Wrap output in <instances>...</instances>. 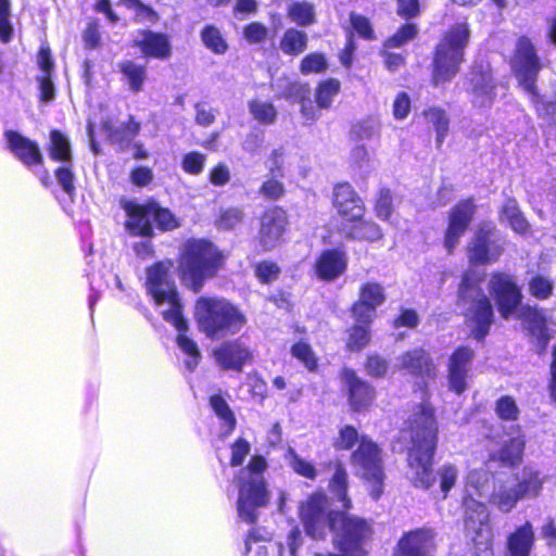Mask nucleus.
I'll use <instances>...</instances> for the list:
<instances>
[{
	"mask_svg": "<svg viewBox=\"0 0 556 556\" xmlns=\"http://www.w3.org/2000/svg\"><path fill=\"white\" fill-rule=\"evenodd\" d=\"M299 516L306 534L312 539H325L330 529L333 532V545L340 552L362 556L363 544L370 535L369 526L359 518L330 510L324 492H315L303 501Z\"/></svg>",
	"mask_w": 556,
	"mask_h": 556,
	"instance_id": "f257e3e1",
	"label": "nucleus"
},
{
	"mask_svg": "<svg viewBox=\"0 0 556 556\" xmlns=\"http://www.w3.org/2000/svg\"><path fill=\"white\" fill-rule=\"evenodd\" d=\"M495 483L496 480L485 468L469 470L465 478L463 495L465 526L482 556H493L490 514L484 501H490Z\"/></svg>",
	"mask_w": 556,
	"mask_h": 556,
	"instance_id": "f03ea898",
	"label": "nucleus"
},
{
	"mask_svg": "<svg viewBox=\"0 0 556 556\" xmlns=\"http://www.w3.org/2000/svg\"><path fill=\"white\" fill-rule=\"evenodd\" d=\"M410 447L407 455V478L416 488L428 490L435 482L432 458L437 446L433 409L422 404L409 422Z\"/></svg>",
	"mask_w": 556,
	"mask_h": 556,
	"instance_id": "7ed1b4c3",
	"label": "nucleus"
},
{
	"mask_svg": "<svg viewBox=\"0 0 556 556\" xmlns=\"http://www.w3.org/2000/svg\"><path fill=\"white\" fill-rule=\"evenodd\" d=\"M483 277V273L470 268L463 275L458 288L457 305L463 312L466 327L477 340L485 338L494 320L491 301L480 287Z\"/></svg>",
	"mask_w": 556,
	"mask_h": 556,
	"instance_id": "20e7f679",
	"label": "nucleus"
},
{
	"mask_svg": "<svg viewBox=\"0 0 556 556\" xmlns=\"http://www.w3.org/2000/svg\"><path fill=\"white\" fill-rule=\"evenodd\" d=\"M222 252L204 239H189L180 248L179 273L184 283L198 292L223 265Z\"/></svg>",
	"mask_w": 556,
	"mask_h": 556,
	"instance_id": "39448f33",
	"label": "nucleus"
},
{
	"mask_svg": "<svg viewBox=\"0 0 556 556\" xmlns=\"http://www.w3.org/2000/svg\"><path fill=\"white\" fill-rule=\"evenodd\" d=\"M194 317L200 331L213 340L238 333L247 323L243 313L222 298H200L194 306Z\"/></svg>",
	"mask_w": 556,
	"mask_h": 556,
	"instance_id": "423d86ee",
	"label": "nucleus"
},
{
	"mask_svg": "<svg viewBox=\"0 0 556 556\" xmlns=\"http://www.w3.org/2000/svg\"><path fill=\"white\" fill-rule=\"evenodd\" d=\"M267 469L265 457L255 455L249 465L242 468L238 475V513L241 519L247 522H254L256 510L268 502V492L264 480V472Z\"/></svg>",
	"mask_w": 556,
	"mask_h": 556,
	"instance_id": "0eeeda50",
	"label": "nucleus"
},
{
	"mask_svg": "<svg viewBox=\"0 0 556 556\" xmlns=\"http://www.w3.org/2000/svg\"><path fill=\"white\" fill-rule=\"evenodd\" d=\"M172 263L159 262L147 268L146 288L152 296L155 305L167 306L161 313L164 319L170 323L176 329H182L185 318L181 313V304L175 282L169 276Z\"/></svg>",
	"mask_w": 556,
	"mask_h": 556,
	"instance_id": "6e6552de",
	"label": "nucleus"
},
{
	"mask_svg": "<svg viewBox=\"0 0 556 556\" xmlns=\"http://www.w3.org/2000/svg\"><path fill=\"white\" fill-rule=\"evenodd\" d=\"M469 36L467 23L456 24L443 36L437 47L433 61V83L435 85L450 81L458 73Z\"/></svg>",
	"mask_w": 556,
	"mask_h": 556,
	"instance_id": "1a4fd4ad",
	"label": "nucleus"
},
{
	"mask_svg": "<svg viewBox=\"0 0 556 556\" xmlns=\"http://www.w3.org/2000/svg\"><path fill=\"white\" fill-rule=\"evenodd\" d=\"M351 464L356 475L364 478L369 484V492L374 500H378L383 491L384 473L380 448L371 440L362 437L359 445L351 456Z\"/></svg>",
	"mask_w": 556,
	"mask_h": 556,
	"instance_id": "9d476101",
	"label": "nucleus"
},
{
	"mask_svg": "<svg viewBox=\"0 0 556 556\" xmlns=\"http://www.w3.org/2000/svg\"><path fill=\"white\" fill-rule=\"evenodd\" d=\"M505 241L493 223H481L467 245V257L471 265H486L500 260Z\"/></svg>",
	"mask_w": 556,
	"mask_h": 556,
	"instance_id": "9b49d317",
	"label": "nucleus"
},
{
	"mask_svg": "<svg viewBox=\"0 0 556 556\" xmlns=\"http://www.w3.org/2000/svg\"><path fill=\"white\" fill-rule=\"evenodd\" d=\"M513 70L523 89L535 97L534 83L540 71V61L533 45L528 38L522 37L517 42Z\"/></svg>",
	"mask_w": 556,
	"mask_h": 556,
	"instance_id": "f8f14e48",
	"label": "nucleus"
},
{
	"mask_svg": "<svg viewBox=\"0 0 556 556\" xmlns=\"http://www.w3.org/2000/svg\"><path fill=\"white\" fill-rule=\"evenodd\" d=\"M489 291L494 298L498 312L508 319L520 304L522 295L513 276L505 273H494L489 280Z\"/></svg>",
	"mask_w": 556,
	"mask_h": 556,
	"instance_id": "ddd939ff",
	"label": "nucleus"
},
{
	"mask_svg": "<svg viewBox=\"0 0 556 556\" xmlns=\"http://www.w3.org/2000/svg\"><path fill=\"white\" fill-rule=\"evenodd\" d=\"M387 301L384 287L375 280H368L359 286L358 299L352 305L351 312L355 323L371 324L376 311Z\"/></svg>",
	"mask_w": 556,
	"mask_h": 556,
	"instance_id": "4468645a",
	"label": "nucleus"
},
{
	"mask_svg": "<svg viewBox=\"0 0 556 556\" xmlns=\"http://www.w3.org/2000/svg\"><path fill=\"white\" fill-rule=\"evenodd\" d=\"M475 214L472 200H464L456 204L448 214V224L444 235V248L452 254L466 232Z\"/></svg>",
	"mask_w": 556,
	"mask_h": 556,
	"instance_id": "2eb2a0df",
	"label": "nucleus"
},
{
	"mask_svg": "<svg viewBox=\"0 0 556 556\" xmlns=\"http://www.w3.org/2000/svg\"><path fill=\"white\" fill-rule=\"evenodd\" d=\"M287 224V213L280 207L269 208L262 215L258 243L263 250H273L281 243Z\"/></svg>",
	"mask_w": 556,
	"mask_h": 556,
	"instance_id": "dca6fc26",
	"label": "nucleus"
},
{
	"mask_svg": "<svg viewBox=\"0 0 556 556\" xmlns=\"http://www.w3.org/2000/svg\"><path fill=\"white\" fill-rule=\"evenodd\" d=\"M340 379L353 410L362 412L372 404L375 401L374 388L358 378L354 370L344 368L341 371Z\"/></svg>",
	"mask_w": 556,
	"mask_h": 556,
	"instance_id": "f3484780",
	"label": "nucleus"
},
{
	"mask_svg": "<svg viewBox=\"0 0 556 556\" xmlns=\"http://www.w3.org/2000/svg\"><path fill=\"white\" fill-rule=\"evenodd\" d=\"M215 363L225 370L241 371L249 363L253 353L242 341L236 339L225 341L213 350Z\"/></svg>",
	"mask_w": 556,
	"mask_h": 556,
	"instance_id": "a211bd4d",
	"label": "nucleus"
},
{
	"mask_svg": "<svg viewBox=\"0 0 556 556\" xmlns=\"http://www.w3.org/2000/svg\"><path fill=\"white\" fill-rule=\"evenodd\" d=\"M332 203L338 214L346 222H357L365 214L363 200L349 184H339L333 188Z\"/></svg>",
	"mask_w": 556,
	"mask_h": 556,
	"instance_id": "6ab92c4d",
	"label": "nucleus"
},
{
	"mask_svg": "<svg viewBox=\"0 0 556 556\" xmlns=\"http://www.w3.org/2000/svg\"><path fill=\"white\" fill-rule=\"evenodd\" d=\"M468 91L471 102L479 108L492 104L494 94V80L489 65L475 67L470 73Z\"/></svg>",
	"mask_w": 556,
	"mask_h": 556,
	"instance_id": "aec40b11",
	"label": "nucleus"
},
{
	"mask_svg": "<svg viewBox=\"0 0 556 556\" xmlns=\"http://www.w3.org/2000/svg\"><path fill=\"white\" fill-rule=\"evenodd\" d=\"M132 46L148 59L166 60L172 55V45L165 34L152 30L138 31L132 39Z\"/></svg>",
	"mask_w": 556,
	"mask_h": 556,
	"instance_id": "412c9836",
	"label": "nucleus"
},
{
	"mask_svg": "<svg viewBox=\"0 0 556 556\" xmlns=\"http://www.w3.org/2000/svg\"><path fill=\"white\" fill-rule=\"evenodd\" d=\"M433 547L432 532L418 529L402 536L394 556H432Z\"/></svg>",
	"mask_w": 556,
	"mask_h": 556,
	"instance_id": "4be33fe9",
	"label": "nucleus"
},
{
	"mask_svg": "<svg viewBox=\"0 0 556 556\" xmlns=\"http://www.w3.org/2000/svg\"><path fill=\"white\" fill-rule=\"evenodd\" d=\"M396 362L395 366L399 369L406 370L412 376L422 379L435 377V366L430 355L424 349L407 351L397 357Z\"/></svg>",
	"mask_w": 556,
	"mask_h": 556,
	"instance_id": "5701e85b",
	"label": "nucleus"
},
{
	"mask_svg": "<svg viewBox=\"0 0 556 556\" xmlns=\"http://www.w3.org/2000/svg\"><path fill=\"white\" fill-rule=\"evenodd\" d=\"M4 137L10 151L23 164L31 167L42 163V154L36 142L13 130L5 131Z\"/></svg>",
	"mask_w": 556,
	"mask_h": 556,
	"instance_id": "b1692460",
	"label": "nucleus"
},
{
	"mask_svg": "<svg viewBox=\"0 0 556 556\" xmlns=\"http://www.w3.org/2000/svg\"><path fill=\"white\" fill-rule=\"evenodd\" d=\"M348 266L345 252L339 249H330L321 252L315 262V273L319 279L332 281L340 277Z\"/></svg>",
	"mask_w": 556,
	"mask_h": 556,
	"instance_id": "393cba45",
	"label": "nucleus"
},
{
	"mask_svg": "<svg viewBox=\"0 0 556 556\" xmlns=\"http://www.w3.org/2000/svg\"><path fill=\"white\" fill-rule=\"evenodd\" d=\"M521 498L516 486L515 477L509 476L505 479H496L489 503L494 505L502 513H509Z\"/></svg>",
	"mask_w": 556,
	"mask_h": 556,
	"instance_id": "a878e982",
	"label": "nucleus"
},
{
	"mask_svg": "<svg viewBox=\"0 0 556 556\" xmlns=\"http://www.w3.org/2000/svg\"><path fill=\"white\" fill-rule=\"evenodd\" d=\"M533 545V526L530 521H526L508 535L506 556H530Z\"/></svg>",
	"mask_w": 556,
	"mask_h": 556,
	"instance_id": "bb28decb",
	"label": "nucleus"
},
{
	"mask_svg": "<svg viewBox=\"0 0 556 556\" xmlns=\"http://www.w3.org/2000/svg\"><path fill=\"white\" fill-rule=\"evenodd\" d=\"M125 211L128 215L126 226L131 232L142 237L152 236V215L148 213V204L139 205L135 203H128L125 206Z\"/></svg>",
	"mask_w": 556,
	"mask_h": 556,
	"instance_id": "cd10ccee",
	"label": "nucleus"
},
{
	"mask_svg": "<svg viewBox=\"0 0 556 556\" xmlns=\"http://www.w3.org/2000/svg\"><path fill=\"white\" fill-rule=\"evenodd\" d=\"M281 156L282 152L279 150H275L271 153V157L269 160V172L271 174V178L265 180L261 187V194L265 198L277 200L282 197L285 192V188L281 181L278 180V177L282 176L281 173Z\"/></svg>",
	"mask_w": 556,
	"mask_h": 556,
	"instance_id": "c85d7f7f",
	"label": "nucleus"
},
{
	"mask_svg": "<svg viewBox=\"0 0 556 556\" xmlns=\"http://www.w3.org/2000/svg\"><path fill=\"white\" fill-rule=\"evenodd\" d=\"M38 65L42 72V75L38 78L40 100L43 102H50L54 99V86L51 80L53 62L50 56L49 48H40L38 53Z\"/></svg>",
	"mask_w": 556,
	"mask_h": 556,
	"instance_id": "c756f323",
	"label": "nucleus"
},
{
	"mask_svg": "<svg viewBox=\"0 0 556 556\" xmlns=\"http://www.w3.org/2000/svg\"><path fill=\"white\" fill-rule=\"evenodd\" d=\"M525 443L523 435L518 433L516 437L506 440L492 457L505 465L514 466L521 460Z\"/></svg>",
	"mask_w": 556,
	"mask_h": 556,
	"instance_id": "7c9ffc66",
	"label": "nucleus"
},
{
	"mask_svg": "<svg viewBox=\"0 0 556 556\" xmlns=\"http://www.w3.org/2000/svg\"><path fill=\"white\" fill-rule=\"evenodd\" d=\"M515 480L516 486L522 498L539 496L544 483V479L541 473L531 467L523 468L521 477H515Z\"/></svg>",
	"mask_w": 556,
	"mask_h": 556,
	"instance_id": "2f4dec72",
	"label": "nucleus"
},
{
	"mask_svg": "<svg viewBox=\"0 0 556 556\" xmlns=\"http://www.w3.org/2000/svg\"><path fill=\"white\" fill-rule=\"evenodd\" d=\"M49 157L60 163L72 162V147L70 139L59 130H52L48 144Z\"/></svg>",
	"mask_w": 556,
	"mask_h": 556,
	"instance_id": "473e14b6",
	"label": "nucleus"
},
{
	"mask_svg": "<svg viewBox=\"0 0 556 556\" xmlns=\"http://www.w3.org/2000/svg\"><path fill=\"white\" fill-rule=\"evenodd\" d=\"M518 318L522 320L527 329L538 338H545L546 336V317L543 311L531 307L522 306L518 313Z\"/></svg>",
	"mask_w": 556,
	"mask_h": 556,
	"instance_id": "72a5a7b5",
	"label": "nucleus"
},
{
	"mask_svg": "<svg viewBox=\"0 0 556 556\" xmlns=\"http://www.w3.org/2000/svg\"><path fill=\"white\" fill-rule=\"evenodd\" d=\"M348 471L342 463L336 462L334 472L329 481V489L337 496L338 501L342 503V507L345 509L351 507V502L348 498Z\"/></svg>",
	"mask_w": 556,
	"mask_h": 556,
	"instance_id": "f704fd0d",
	"label": "nucleus"
},
{
	"mask_svg": "<svg viewBox=\"0 0 556 556\" xmlns=\"http://www.w3.org/2000/svg\"><path fill=\"white\" fill-rule=\"evenodd\" d=\"M118 70L124 75L129 90L138 93L143 89V85L147 79L146 66L127 60L118 63Z\"/></svg>",
	"mask_w": 556,
	"mask_h": 556,
	"instance_id": "c9c22d12",
	"label": "nucleus"
},
{
	"mask_svg": "<svg viewBox=\"0 0 556 556\" xmlns=\"http://www.w3.org/2000/svg\"><path fill=\"white\" fill-rule=\"evenodd\" d=\"M210 405L222 422L223 434H230L236 428V417L226 400L217 394L212 395L210 399Z\"/></svg>",
	"mask_w": 556,
	"mask_h": 556,
	"instance_id": "e433bc0d",
	"label": "nucleus"
},
{
	"mask_svg": "<svg viewBox=\"0 0 556 556\" xmlns=\"http://www.w3.org/2000/svg\"><path fill=\"white\" fill-rule=\"evenodd\" d=\"M307 46V35L295 28H289L285 31L279 42V49L288 55H298L302 53Z\"/></svg>",
	"mask_w": 556,
	"mask_h": 556,
	"instance_id": "4c0bfd02",
	"label": "nucleus"
},
{
	"mask_svg": "<svg viewBox=\"0 0 556 556\" xmlns=\"http://www.w3.org/2000/svg\"><path fill=\"white\" fill-rule=\"evenodd\" d=\"M502 222H506L516 232H525L528 229V223L521 215L516 200L507 199L500 213Z\"/></svg>",
	"mask_w": 556,
	"mask_h": 556,
	"instance_id": "58836bf2",
	"label": "nucleus"
},
{
	"mask_svg": "<svg viewBox=\"0 0 556 556\" xmlns=\"http://www.w3.org/2000/svg\"><path fill=\"white\" fill-rule=\"evenodd\" d=\"M289 467L299 476L308 480H315L317 478V469L313 463L301 457L294 448L289 447L285 455Z\"/></svg>",
	"mask_w": 556,
	"mask_h": 556,
	"instance_id": "ea45409f",
	"label": "nucleus"
},
{
	"mask_svg": "<svg viewBox=\"0 0 556 556\" xmlns=\"http://www.w3.org/2000/svg\"><path fill=\"white\" fill-rule=\"evenodd\" d=\"M187 328H188V325H187V320L185 319L184 328L177 329L179 332L177 336V344L180 348V350L189 357L186 361L187 368L189 370H193L197 367V365L199 364L201 354H200L197 343L186 336Z\"/></svg>",
	"mask_w": 556,
	"mask_h": 556,
	"instance_id": "a19ab883",
	"label": "nucleus"
},
{
	"mask_svg": "<svg viewBox=\"0 0 556 556\" xmlns=\"http://www.w3.org/2000/svg\"><path fill=\"white\" fill-rule=\"evenodd\" d=\"M354 223L355 225L348 232L350 238L366 241H377L382 238V231L376 223L363 219Z\"/></svg>",
	"mask_w": 556,
	"mask_h": 556,
	"instance_id": "79ce46f5",
	"label": "nucleus"
},
{
	"mask_svg": "<svg viewBox=\"0 0 556 556\" xmlns=\"http://www.w3.org/2000/svg\"><path fill=\"white\" fill-rule=\"evenodd\" d=\"M428 124L432 125L437 131V143L441 146L448 131V118L444 110L440 108H430L425 112Z\"/></svg>",
	"mask_w": 556,
	"mask_h": 556,
	"instance_id": "37998d69",
	"label": "nucleus"
},
{
	"mask_svg": "<svg viewBox=\"0 0 556 556\" xmlns=\"http://www.w3.org/2000/svg\"><path fill=\"white\" fill-rule=\"evenodd\" d=\"M201 38L204 46L216 54H224L228 49L220 30L214 26H206L201 31Z\"/></svg>",
	"mask_w": 556,
	"mask_h": 556,
	"instance_id": "c03bdc74",
	"label": "nucleus"
},
{
	"mask_svg": "<svg viewBox=\"0 0 556 556\" xmlns=\"http://www.w3.org/2000/svg\"><path fill=\"white\" fill-rule=\"evenodd\" d=\"M370 324L356 323L349 331L346 346L351 351H361L370 341Z\"/></svg>",
	"mask_w": 556,
	"mask_h": 556,
	"instance_id": "a18cd8bd",
	"label": "nucleus"
},
{
	"mask_svg": "<svg viewBox=\"0 0 556 556\" xmlns=\"http://www.w3.org/2000/svg\"><path fill=\"white\" fill-rule=\"evenodd\" d=\"M148 213L152 215V220L162 230H172L179 226L174 214L167 208L160 207L156 203L148 204Z\"/></svg>",
	"mask_w": 556,
	"mask_h": 556,
	"instance_id": "49530a36",
	"label": "nucleus"
},
{
	"mask_svg": "<svg viewBox=\"0 0 556 556\" xmlns=\"http://www.w3.org/2000/svg\"><path fill=\"white\" fill-rule=\"evenodd\" d=\"M340 91V81L334 78H329L321 81L316 90V102L319 108H329L333 98Z\"/></svg>",
	"mask_w": 556,
	"mask_h": 556,
	"instance_id": "de8ad7c7",
	"label": "nucleus"
},
{
	"mask_svg": "<svg viewBox=\"0 0 556 556\" xmlns=\"http://www.w3.org/2000/svg\"><path fill=\"white\" fill-rule=\"evenodd\" d=\"M290 18L300 26H307L315 22L314 5L307 2H294L289 8Z\"/></svg>",
	"mask_w": 556,
	"mask_h": 556,
	"instance_id": "09e8293b",
	"label": "nucleus"
},
{
	"mask_svg": "<svg viewBox=\"0 0 556 556\" xmlns=\"http://www.w3.org/2000/svg\"><path fill=\"white\" fill-rule=\"evenodd\" d=\"M350 162L354 169L364 175L369 174L375 168L374 160L365 146H356L351 151Z\"/></svg>",
	"mask_w": 556,
	"mask_h": 556,
	"instance_id": "8fccbe9b",
	"label": "nucleus"
},
{
	"mask_svg": "<svg viewBox=\"0 0 556 556\" xmlns=\"http://www.w3.org/2000/svg\"><path fill=\"white\" fill-rule=\"evenodd\" d=\"M249 110L254 119L262 124H271L276 119V109L269 102L253 100L249 103Z\"/></svg>",
	"mask_w": 556,
	"mask_h": 556,
	"instance_id": "3c124183",
	"label": "nucleus"
},
{
	"mask_svg": "<svg viewBox=\"0 0 556 556\" xmlns=\"http://www.w3.org/2000/svg\"><path fill=\"white\" fill-rule=\"evenodd\" d=\"M472 358L473 351L469 348L460 346L451 355L447 369L469 372Z\"/></svg>",
	"mask_w": 556,
	"mask_h": 556,
	"instance_id": "603ef678",
	"label": "nucleus"
},
{
	"mask_svg": "<svg viewBox=\"0 0 556 556\" xmlns=\"http://www.w3.org/2000/svg\"><path fill=\"white\" fill-rule=\"evenodd\" d=\"M328 67L326 56L319 52L307 54L301 62V73L304 75L324 73Z\"/></svg>",
	"mask_w": 556,
	"mask_h": 556,
	"instance_id": "864d4df0",
	"label": "nucleus"
},
{
	"mask_svg": "<svg viewBox=\"0 0 556 556\" xmlns=\"http://www.w3.org/2000/svg\"><path fill=\"white\" fill-rule=\"evenodd\" d=\"M553 281L549 278L541 275L532 277L529 281L530 293L539 300L548 299L553 293Z\"/></svg>",
	"mask_w": 556,
	"mask_h": 556,
	"instance_id": "5fc2aeb1",
	"label": "nucleus"
},
{
	"mask_svg": "<svg viewBox=\"0 0 556 556\" xmlns=\"http://www.w3.org/2000/svg\"><path fill=\"white\" fill-rule=\"evenodd\" d=\"M244 217V212L241 207H227L220 211L216 219V226L219 229H231L239 225Z\"/></svg>",
	"mask_w": 556,
	"mask_h": 556,
	"instance_id": "6e6d98bb",
	"label": "nucleus"
},
{
	"mask_svg": "<svg viewBox=\"0 0 556 556\" xmlns=\"http://www.w3.org/2000/svg\"><path fill=\"white\" fill-rule=\"evenodd\" d=\"M380 129V123L377 118L368 117L359 121L353 126L352 132L359 140L374 138Z\"/></svg>",
	"mask_w": 556,
	"mask_h": 556,
	"instance_id": "4d7b16f0",
	"label": "nucleus"
},
{
	"mask_svg": "<svg viewBox=\"0 0 556 556\" xmlns=\"http://www.w3.org/2000/svg\"><path fill=\"white\" fill-rule=\"evenodd\" d=\"M417 35L415 24H406L402 26L392 37L384 42V48H400L413 40Z\"/></svg>",
	"mask_w": 556,
	"mask_h": 556,
	"instance_id": "13d9d810",
	"label": "nucleus"
},
{
	"mask_svg": "<svg viewBox=\"0 0 556 556\" xmlns=\"http://www.w3.org/2000/svg\"><path fill=\"white\" fill-rule=\"evenodd\" d=\"M495 412L503 420H516L519 415V408L516 401L508 395L502 396L496 401Z\"/></svg>",
	"mask_w": 556,
	"mask_h": 556,
	"instance_id": "bf43d9fd",
	"label": "nucleus"
},
{
	"mask_svg": "<svg viewBox=\"0 0 556 556\" xmlns=\"http://www.w3.org/2000/svg\"><path fill=\"white\" fill-rule=\"evenodd\" d=\"M72 166V162L62 163V165L58 167L54 173L58 184L68 195H72L75 192L74 173Z\"/></svg>",
	"mask_w": 556,
	"mask_h": 556,
	"instance_id": "052dcab7",
	"label": "nucleus"
},
{
	"mask_svg": "<svg viewBox=\"0 0 556 556\" xmlns=\"http://www.w3.org/2000/svg\"><path fill=\"white\" fill-rule=\"evenodd\" d=\"M438 475L440 477V488L445 497L457 481L458 469L455 465L444 464L440 467Z\"/></svg>",
	"mask_w": 556,
	"mask_h": 556,
	"instance_id": "680f3d73",
	"label": "nucleus"
},
{
	"mask_svg": "<svg viewBox=\"0 0 556 556\" xmlns=\"http://www.w3.org/2000/svg\"><path fill=\"white\" fill-rule=\"evenodd\" d=\"M292 355L298 358L308 370H314L317 366V359L311 346L307 343L299 342L291 349Z\"/></svg>",
	"mask_w": 556,
	"mask_h": 556,
	"instance_id": "e2e57ef3",
	"label": "nucleus"
},
{
	"mask_svg": "<svg viewBox=\"0 0 556 556\" xmlns=\"http://www.w3.org/2000/svg\"><path fill=\"white\" fill-rule=\"evenodd\" d=\"M206 156L199 152H189L182 159V169L191 175H199L204 168Z\"/></svg>",
	"mask_w": 556,
	"mask_h": 556,
	"instance_id": "0e129e2a",
	"label": "nucleus"
},
{
	"mask_svg": "<svg viewBox=\"0 0 556 556\" xmlns=\"http://www.w3.org/2000/svg\"><path fill=\"white\" fill-rule=\"evenodd\" d=\"M359 440L356 429L352 426H345L339 431L333 445L337 450H350Z\"/></svg>",
	"mask_w": 556,
	"mask_h": 556,
	"instance_id": "69168bd1",
	"label": "nucleus"
},
{
	"mask_svg": "<svg viewBox=\"0 0 556 556\" xmlns=\"http://www.w3.org/2000/svg\"><path fill=\"white\" fill-rule=\"evenodd\" d=\"M230 448V465L236 467L240 466L245 459V457L250 454L251 445L245 439L239 438L233 442Z\"/></svg>",
	"mask_w": 556,
	"mask_h": 556,
	"instance_id": "338daca9",
	"label": "nucleus"
},
{
	"mask_svg": "<svg viewBox=\"0 0 556 556\" xmlns=\"http://www.w3.org/2000/svg\"><path fill=\"white\" fill-rule=\"evenodd\" d=\"M279 273V267L273 262H262L256 266V276L264 283L276 280Z\"/></svg>",
	"mask_w": 556,
	"mask_h": 556,
	"instance_id": "774afa93",
	"label": "nucleus"
}]
</instances>
